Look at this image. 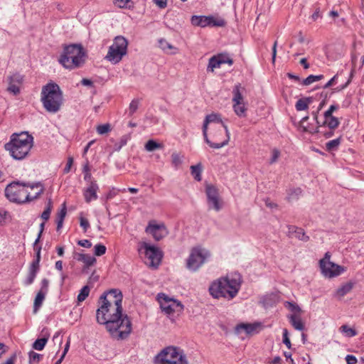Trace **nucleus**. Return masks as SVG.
<instances>
[{"instance_id": "obj_47", "label": "nucleus", "mask_w": 364, "mask_h": 364, "mask_svg": "<svg viewBox=\"0 0 364 364\" xmlns=\"http://www.w3.org/2000/svg\"><path fill=\"white\" fill-rule=\"evenodd\" d=\"M159 47L164 51L173 48V46L165 39H160L159 41Z\"/></svg>"}, {"instance_id": "obj_19", "label": "nucleus", "mask_w": 364, "mask_h": 364, "mask_svg": "<svg viewBox=\"0 0 364 364\" xmlns=\"http://www.w3.org/2000/svg\"><path fill=\"white\" fill-rule=\"evenodd\" d=\"M8 87L7 91L14 95H18L20 93V87L23 82V76L19 73H14L7 77Z\"/></svg>"}, {"instance_id": "obj_39", "label": "nucleus", "mask_w": 364, "mask_h": 364, "mask_svg": "<svg viewBox=\"0 0 364 364\" xmlns=\"http://www.w3.org/2000/svg\"><path fill=\"white\" fill-rule=\"evenodd\" d=\"M218 133H215L214 135H213V140L215 141L214 142L211 141L212 143H219V142H222L224 139H225V129L222 127L220 129H219L218 130Z\"/></svg>"}, {"instance_id": "obj_57", "label": "nucleus", "mask_w": 364, "mask_h": 364, "mask_svg": "<svg viewBox=\"0 0 364 364\" xmlns=\"http://www.w3.org/2000/svg\"><path fill=\"white\" fill-rule=\"evenodd\" d=\"M346 361L347 364H355L357 363V358L353 355H347L346 357Z\"/></svg>"}, {"instance_id": "obj_25", "label": "nucleus", "mask_w": 364, "mask_h": 364, "mask_svg": "<svg viewBox=\"0 0 364 364\" xmlns=\"http://www.w3.org/2000/svg\"><path fill=\"white\" fill-rule=\"evenodd\" d=\"M74 258L82 262L86 267L93 265L96 262L95 256L89 254L77 253L75 255Z\"/></svg>"}, {"instance_id": "obj_26", "label": "nucleus", "mask_w": 364, "mask_h": 364, "mask_svg": "<svg viewBox=\"0 0 364 364\" xmlns=\"http://www.w3.org/2000/svg\"><path fill=\"white\" fill-rule=\"evenodd\" d=\"M302 195V190L299 187L290 188L287 191L286 199L288 202L292 203L298 200Z\"/></svg>"}, {"instance_id": "obj_45", "label": "nucleus", "mask_w": 364, "mask_h": 364, "mask_svg": "<svg viewBox=\"0 0 364 364\" xmlns=\"http://www.w3.org/2000/svg\"><path fill=\"white\" fill-rule=\"evenodd\" d=\"M171 163L174 167L178 168L182 164V156L177 153H173L171 155Z\"/></svg>"}, {"instance_id": "obj_30", "label": "nucleus", "mask_w": 364, "mask_h": 364, "mask_svg": "<svg viewBox=\"0 0 364 364\" xmlns=\"http://www.w3.org/2000/svg\"><path fill=\"white\" fill-rule=\"evenodd\" d=\"M46 293L43 291H39L35 298L33 309L34 312H36L40 306L42 305V303L45 299Z\"/></svg>"}, {"instance_id": "obj_32", "label": "nucleus", "mask_w": 364, "mask_h": 364, "mask_svg": "<svg viewBox=\"0 0 364 364\" xmlns=\"http://www.w3.org/2000/svg\"><path fill=\"white\" fill-rule=\"evenodd\" d=\"M191 174L197 181H200L202 179L201 172L202 166L200 164L191 166Z\"/></svg>"}, {"instance_id": "obj_58", "label": "nucleus", "mask_w": 364, "mask_h": 364, "mask_svg": "<svg viewBox=\"0 0 364 364\" xmlns=\"http://www.w3.org/2000/svg\"><path fill=\"white\" fill-rule=\"evenodd\" d=\"M153 1L160 9H164L167 6V0H153Z\"/></svg>"}, {"instance_id": "obj_61", "label": "nucleus", "mask_w": 364, "mask_h": 364, "mask_svg": "<svg viewBox=\"0 0 364 364\" xmlns=\"http://www.w3.org/2000/svg\"><path fill=\"white\" fill-rule=\"evenodd\" d=\"M16 360V355L14 353L1 364H14Z\"/></svg>"}, {"instance_id": "obj_1", "label": "nucleus", "mask_w": 364, "mask_h": 364, "mask_svg": "<svg viewBox=\"0 0 364 364\" xmlns=\"http://www.w3.org/2000/svg\"><path fill=\"white\" fill-rule=\"evenodd\" d=\"M97 323L105 326L113 338L123 340L132 331V322L127 315L122 314V306L100 304L96 311Z\"/></svg>"}, {"instance_id": "obj_9", "label": "nucleus", "mask_w": 364, "mask_h": 364, "mask_svg": "<svg viewBox=\"0 0 364 364\" xmlns=\"http://www.w3.org/2000/svg\"><path fill=\"white\" fill-rule=\"evenodd\" d=\"M27 187L25 183L13 182L5 188L6 197L12 202L23 203L28 202Z\"/></svg>"}, {"instance_id": "obj_13", "label": "nucleus", "mask_w": 364, "mask_h": 364, "mask_svg": "<svg viewBox=\"0 0 364 364\" xmlns=\"http://www.w3.org/2000/svg\"><path fill=\"white\" fill-rule=\"evenodd\" d=\"M243 90L244 88L241 87V85L237 84L232 90V107L235 113L240 117H245L247 111V107L242 93Z\"/></svg>"}, {"instance_id": "obj_29", "label": "nucleus", "mask_w": 364, "mask_h": 364, "mask_svg": "<svg viewBox=\"0 0 364 364\" xmlns=\"http://www.w3.org/2000/svg\"><path fill=\"white\" fill-rule=\"evenodd\" d=\"M66 213H67L66 205L64 203L62 205V209L58 213L57 218H56L57 230H60L63 226V220L66 215Z\"/></svg>"}, {"instance_id": "obj_42", "label": "nucleus", "mask_w": 364, "mask_h": 364, "mask_svg": "<svg viewBox=\"0 0 364 364\" xmlns=\"http://www.w3.org/2000/svg\"><path fill=\"white\" fill-rule=\"evenodd\" d=\"M323 78V75H311L308 76L306 79L303 81V85H309L316 81H318Z\"/></svg>"}, {"instance_id": "obj_10", "label": "nucleus", "mask_w": 364, "mask_h": 364, "mask_svg": "<svg viewBox=\"0 0 364 364\" xmlns=\"http://www.w3.org/2000/svg\"><path fill=\"white\" fill-rule=\"evenodd\" d=\"M157 300L162 311L166 314L180 313L183 309V305L179 301L170 298L164 293L158 294Z\"/></svg>"}, {"instance_id": "obj_63", "label": "nucleus", "mask_w": 364, "mask_h": 364, "mask_svg": "<svg viewBox=\"0 0 364 364\" xmlns=\"http://www.w3.org/2000/svg\"><path fill=\"white\" fill-rule=\"evenodd\" d=\"M266 206L270 208H275L277 207V205L273 202H272L269 198L264 200Z\"/></svg>"}, {"instance_id": "obj_16", "label": "nucleus", "mask_w": 364, "mask_h": 364, "mask_svg": "<svg viewBox=\"0 0 364 364\" xmlns=\"http://www.w3.org/2000/svg\"><path fill=\"white\" fill-rule=\"evenodd\" d=\"M191 23L195 26L205 27L210 26H224L225 20L222 18H215L213 16H193L191 17Z\"/></svg>"}, {"instance_id": "obj_18", "label": "nucleus", "mask_w": 364, "mask_h": 364, "mask_svg": "<svg viewBox=\"0 0 364 364\" xmlns=\"http://www.w3.org/2000/svg\"><path fill=\"white\" fill-rule=\"evenodd\" d=\"M145 231L146 233L151 235L157 241L165 237L168 233V231L164 223H161L157 224L154 220L149 223V225L146 228Z\"/></svg>"}, {"instance_id": "obj_21", "label": "nucleus", "mask_w": 364, "mask_h": 364, "mask_svg": "<svg viewBox=\"0 0 364 364\" xmlns=\"http://www.w3.org/2000/svg\"><path fill=\"white\" fill-rule=\"evenodd\" d=\"M28 202L37 198L44 191L43 186L41 183L32 185H26Z\"/></svg>"}, {"instance_id": "obj_40", "label": "nucleus", "mask_w": 364, "mask_h": 364, "mask_svg": "<svg viewBox=\"0 0 364 364\" xmlns=\"http://www.w3.org/2000/svg\"><path fill=\"white\" fill-rule=\"evenodd\" d=\"M90 289L88 286L83 287L77 296V301L79 302L85 301L90 294Z\"/></svg>"}, {"instance_id": "obj_60", "label": "nucleus", "mask_w": 364, "mask_h": 364, "mask_svg": "<svg viewBox=\"0 0 364 364\" xmlns=\"http://www.w3.org/2000/svg\"><path fill=\"white\" fill-rule=\"evenodd\" d=\"M73 159L72 157H69L68 159L67 164L64 168V173H68L70 171V168L73 165Z\"/></svg>"}, {"instance_id": "obj_37", "label": "nucleus", "mask_w": 364, "mask_h": 364, "mask_svg": "<svg viewBox=\"0 0 364 364\" xmlns=\"http://www.w3.org/2000/svg\"><path fill=\"white\" fill-rule=\"evenodd\" d=\"M215 56L218 58L219 61H220L221 64L228 63V65H231L233 63L232 59L227 53H219L215 55Z\"/></svg>"}, {"instance_id": "obj_49", "label": "nucleus", "mask_w": 364, "mask_h": 364, "mask_svg": "<svg viewBox=\"0 0 364 364\" xmlns=\"http://www.w3.org/2000/svg\"><path fill=\"white\" fill-rule=\"evenodd\" d=\"M139 100H133L130 105H129V114L130 115H132L138 109L139 107Z\"/></svg>"}, {"instance_id": "obj_11", "label": "nucleus", "mask_w": 364, "mask_h": 364, "mask_svg": "<svg viewBox=\"0 0 364 364\" xmlns=\"http://www.w3.org/2000/svg\"><path fill=\"white\" fill-rule=\"evenodd\" d=\"M205 194L207 203L210 210L219 212L224 205V202L220 197L218 189L213 184H205Z\"/></svg>"}, {"instance_id": "obj_22", "label": "nucleus", "mask_w": 364, "mask_h": 364, "mask_svg": "<svg viewBox=\"0 0 364 364\" xmlns=\"http://www.w3.org/2000/svg\"><path fill=\"white\" fill-rule=\"evenodd\" d=\"M99 190V186L96 181H90L89 186L85 189L83 196L87 203H90L93 200L97 198V192Z\"/></svg>"}, {"instance_id": "obj_48", "label": "nucleus", "mask_w": 364, "mask_h": 364, "mask_svg": "<svg viewBox=\"0 0 364 364\" xmlns=\"http://www.w3.org/2000/svg\"><path fill=\"white\" fill-rule=\"evenodd\" d=\"M110 130V125L109 124H101L97 127V132L99 134H107Z\"/></svg>"}, {"instance_id": "obj_55", "label": "nucleus", "mask_w": 364, "mask_h": 364, "mask_svg": "<svg viewBox=\"0 0 364 364\" xmlns=\"http://www.w3.org/2000/svg\"><path fill=\"white\" fill-rule=\"evenodd\" d=\"M77 244L85 248H90L92 247V242L88 240H78Z\"/></svg>"}, {"instance_id": "obj_43", "label": "nucleus", "mask_w": 364, "mask_h": 364, "mask_svg": "<svg viewBox=\"0 0 364 364\" xmlns=\"http://www.w3.org/2000/svg\"><path fill=\"white\" fill-rule=\"evenodd\" d=\"M281 156V152L279 149L274 148L271 151V156L269 160V164H273L277 162L279 158Z\"/></svg>"}, {"instance_id": "obj_12", "label": "nucleus", "mask_w": 364, "mask_h": 364, "mask_svg": "<svg viewBox=\"0 0 364 364\" xmlns=\"http://www.w3.org/2000/svg\"><path fill=\"white\" fill-rule=\"evenodd\" d=\"M331 255L326 252L325 257L320 260V268L322 274L326 277L332 278L340 275L344 269L330 261Z\"/></svg>"}, {"instance_id": "obj_53", "label": "nucleus", "mask_w": 364, "mask_h": 364, "mask_svg": "<svg viewBox=\"0 0 364 364\" xmlns=\"http://www.w3.org/2000/svg\"><path fill=\"white\" fill-rule=\"evenodd\" d=\"M36 272L29 271L28 275L25 281V284L26 285L31 284L36 278Z\"/></svg>"}, {"instance_id": "obj_27", "label": "nucleus", "mask_w": 364, "mask_h": 364, "mask_svg": "<svg viewBox=\"0 0 364 364\" xmlns=\"http://www.w3.org/2000/svg\"><path fill=\"white\" fill-rule=\"evenodd\" d=\"M324 122L323 127H327L329 129H336L340 124L339 119L333 115L323 116Z\"/></svg>"}, {"instance_id": "obj_14", "label": "nucleus", "mask_w": 364, "mask_h": 364, "mask_svg": "<svg viewBox=\"0 0 364 364\" xmlns=\"http://www.w3.org/2000/svg\"><path fill=\"white\" fill-rule=\"evenodd\" d=\"M210 256L208 252H191L186 259V267L191 271H197Z\"/></svg>"}, {"instance_id": "obj_6", "label": "nucleus", "mask_w": 364, "mask_h": 364, "mask_svg": "<svg viewBox=\"0 0 364 364\" xmlns=\"http://www.w3.org/2000/svg\"><path fill=\"white\" fill-rule=\"evenodd\" d=\"M85 60V53L81 45L65 46L58 61L65 68L73 70L81 66Z\"/></svg>"}, {"instance_id": "obj_7", "label": "nucleus", "mask_w": 364, "mask_h": 364, "mask_svg": "<svg viewBox=\"0 0 364 364\" xmlns=\"http://www.w3.org/2000/svg\"><path fill=\"white\" fill-rule=\"evenodd\" d=\"M127 46L128 41L124 37L122 36L115 37L112 45L109 48L105 59L114 64L118 63L127 55Z\"/></svg>"}, {"instance_id": "obj_64", "label": "nucleus", "mask_w": 364, "mask_h": 364, "mask_svg": "<svg viewBox=\"0 0 364 364\" xmlns=\"http://www.w3.org/2000/svg\"><path fill=\"white\" fill-rule=\"evenodd\" d=\"M308 119H309L308 116L304 117H303L301 119V120L300 122V127L302 128L303 132H308L309 131L307 127L304 125V122H306Z\"/></svg>"}, {"instance_id": "obj_41", "label": "nucleus", "mask_w": 364, "mask_h": 364, "mask_svg": "<svg viewBox=\"0 0 364 364\" xmlns=\"http://www.w3.org/2000/svg\"><path fill=\"white\" fill-rule=\"evenodd\" d=\"M341 331L346 334L348 337H353L357 335V332L355 329L348 326L347 325H343L340 328Z\"/></svg>"}, {"instance_id": "obj_2", "label": "nucleus", "mask_w": 364, "mask_h": 364, "mask_svg": "<svg viewBox=\"0 0 364 364\" xmlns=\"http://www.w3.org/2000/svg\"><path fill=\"white\" fill-rule=\"evenodd\" d=\"M205 141L213 149H220L227 145L230 140L228 127L219 114L212 113L205 117L203 125Z\"/></svg>"}, {"instance_id": "obj_15", "label": "nucleus", "mask_w": 364, "mask_h": 364, "mask_svg": "<svg viewBox=\"0 0 364 364\" xmlns=\"http://www.w3.org/2000/svg\"><path fill=\"white\" fill-rule=\"evenodd\" d=\"M122 293L119 289H112L105 292L100 298V304L107 306H122Z\"/></svg>"}, {"instance_id": "obj_8", "label": "nucleus", "mask_w": 364, "mask_h": 364, "mask_svg": "<svg viewBox=\"0 0 364 364\" xmlns=\"http://www.w3.org/2000/svg\"><path fill=\"white\" fill-rule=\"evenodd\" d=\"M156 360L160 364H188L183 352L173 346L164 348L156 356Z\"/></svg>"}, {"instance_id": "obj_54", "label": "nucleus", "mask_w": 364, "mask_h": 364, "mask_svg": "<svg viewBox=\"0 0 364 364\" xmlns=\"http://www.w3.org/2000/svg\"><path fill=\"white\" fill-rule=\"evenodd\" d=\"M38 269H39V262H38V260L33 259L31 264L29 271L34 272L37 273Z\"/></svg>"}, {"instance_id": "obj_50", "label": "nucleus", "mask_w": 364, "mask_h": 364, "mask_svg": "<svg viewBox=\"0 0 364 364\" xmlns=\"http://www.w3.org/2000/svg\"><path fill=\"white\" fill-rule=\"evenodd\" d=\"M42 358V355L41 354H38L34 351H31L29 353V362L30 363H38L41 358Z\"/></svg>"}, {"instance_id": "obj_28", "label": "nucleus", "mask_w": 364, "mask_h": 364, "mask_svg": "<svg viewBox=\"0 0 364 364\" xmlns=\"http://www.w3.org/2000/svg\"><path fill=\"white\" fill-rule=\"evenodd\" d=\"M289 319V322L293 326V327L299 331H302L304 328V325L300 318V316H296L295 314H291L288 316Z\"/></svg>"}, {"instance_id": "obj_24", "label": "nucleus", "mask_w": 364, "mask_h": 364, "mask_svg": "<svg viewBox=\"0 0 364 364\" xmlns=\"http://www.w3.org/2000/svg\"><path fill=\"white\" fill-rule=\"evenodd\" d=\"M355 282L352 281L347 282L342 284L335 292V296L339 299L343 297L345 295L351 291L355 286Z\"/></svg>"}, {"instance_id": "obj_51", "label": "nucleus", "mask_w": 364, "mask_h": 364, "mask_svg": "<svg viewBox=\"0 0 364 364\" xmlns=\"http://www.w3.org/2000/svg\"><path fill=\"white\" fill-rule=\"evenodd\" d=\"M283 343L286 345V346L290 349L291 347V341L289 338V333L287 329H283Z\"/></svg>"}, {"instance_id": "obj_31", "label": "nucleus", "mask_w": 364, "mask_h": 364, "mask_svg": "<svg viewBox=\"0 0 364 364\" xmlns=\"http://www.w3.org/2000/svg\"><path fill=\"white\" fill-rule=\"evenodd\" d=\"M222 64L220 63V61L218 59V58L215 55H213L209 59L207 70L208 72L213 73L214 70L215 68H218L220 67Z\"/></svg>"}, {"instance_id": "obj_62", "label": "nucleus", "mask_w": 364, "mask_h": 364, "mask_svg": "<svg viewBox=\"0 0 364 364\" xmlns=\"http://www.w3.org/2000/svg\"><path fill=\"white\" fill-rule=\"evenodd\" d=\"M80 225L86 231V230L89 227V222L87 221V219L81 218V219H80Z\"/></svg>"}, {"instance_id": "obj_3", "label": "nucleus", "mask_w": 364, "mask_h": 364, "mask_svg": "<svg viewBox=\"0 0 364 364\" xmlns=\"http://www.w3.org/2000/svg\"><path fill=\"white\" fill-rule=\"evenodd\" d=\"M241 282L240 274L233 273L213 282L209 287V292L215 299L224 298L231 300L237 294Z\"/></svg>"}, {"instance_id": "obj_36", "label": "nucleus", "mask_w": 364, "mask_h": 364, "mask_svg": "<svg viewBox=\"0 0 364 364\" xmlns=\"http://www.w3.org/2000/svg\"><path fill=\"white\" fill-rule=\"evenodd\" d=\"M47 342L48 338H38L33 343V348L37 350H42Z\"/></svg>"}, {"instance_id": "obj_38", "label": "nucleus", "mask_w": 364, "mask_h": 364, "mask_svg": "<svg viewBox=\"0 0 364 364\" xmlns=\"http://www.w3.org/2000/svg\"><path fill=\"white\" fill-rule=\"evenodd\" d=\"M341 136L327 142L326 144L327 151H330L336 149L341 144Z\"/></svg>"}, {"instance_id": "obj_59", "label": "nucleus", "mask_w": 364, "mask_h": 364, "mask_svg": "<svg viewBox=\"0 0 364 364\" xmlns=\"http://www.w3.org/2000/svg\"><path fill=\"white\" fill-rule=\"evenodd\" d=\"M49 282L47 279H43L41 281V289L40 291H43L46 294L48 291Z\"/></svg>"}, {"instance_id": "obj_33", "label": "nucleus", "mask_w": 364, "mask_h": 364, "mask_svg": "<svg viewBox=\"0 0 364 364\" xmlns=\"http://www.w3.org/2000/svg\"><path fill=\"white\" fill-rule=\"evenodd\" d=\"M114 4L120 9H132L134 7L132 0H114Z\"/></svg>"}, {"instance_id": "obj_35", "label": "nucleus", "mask_w": 364, "mask_h": 364, "mask_svg": "<svg viewBox=\"0 0 364 364\" xmlns=\"http://www.w3.org/2000/svg\"><path fill=\"white\" fill-rule=\"evenodd\" d=\"M162 144L157 143L154 140H149L145 144V149L148 151H153L158 149H161Z\"/></svg>"}, {"instance_id": "obj_46", "label": "nucleus", "mask_w": 364, "mask_h": 364, "mask_svg": "<svg viewBox=\"0 0 364 364\" xmlns=\"http://www.w3.org/2000/svg\"><path fill=\"white\" fill-rule=\"evenodd\" d=\"M139 244H140V246H139V250H141V249H144V250H146V251H148V250H159L157 247H156L154 245H151L150 243H149V242H147L146 241H142Z\"/></svg>"}, {"instance_id": "obj_44", "label": "nucleus", "mask_w": 364, "mask_h": 364, "mask_svg": "<svg viewBox=\"0 0 364 364\" xmlns=\"http://www.w3.org/2000/svg\"><path fill=\"white\" fill-rule=\"evenodd\" d=\"M52 208H53L52 201H51V200H49L48 202L46 208L44 210V211L41 214L42 219H43L44 220H48V218H50L51 210H52Z\"/></svg>"}, {"instance_id": "obj_56", "label": "nucleus", "mask_w": 364, "mask_h": 364, "mask_svg": "<svg viewBox=\"0 0 364 364\" xmlns=\"http://www.w3.org/2000/svg\"><path fill=\"white\" fill-rule=\"evenodd\" d=\"M338 109V105H331L327 111H326L323 114V116H330L333 115V112Z\"/></svg>"}, {"instance_id": "obj_34", "label": "nucleus", "mask_w": 364, "mask_h": 364, "mask_svg": "<svg viewBox=\"0 0 364 364\" xmlns=\"http://www.w3.org/2000/svg\"><path fill=\"white\" fill-rule=\"evenodd\" d=\"M310 102V98L300 99L296 103V109L298 111L305 110L308 108Z\"/></svg>"}, {"instance_id": "obj_20", "label": "nucleus", "mask_w": 364, "mask_h": 364, "mask_svg": "<svg viewBox=\"0 0 364 364\" xmlns=\"http://www.w3.org/2000/svg\"><path fill=\"white\" fill-rule=\"evenodd\" d=\"M287 228V235L289 237L296 238L303 242H307L309 240V237L306 235L304 229L294 225H289Z\"/></svg>"}, {"instance_id": "obj_4", "label": "nucleus", "mask_w": 364, "mask_h": 364, "mask_svg": "<svg viewBox=\"0 0 364 364\" xmlns=\"http://www.w3.org/2000/svg\"><path fill=\"white\" fill-rule=\"evenodd\" d=\"M33 139V136L27 132L15 133L11 135L10 141L5 144V149L14 159L21 160L30 151Z\"/></svg>"}, {"instance_id": "obj_17", "label": "nucleus", "mask_w": 364, "mask_h": 364, "mask_svg": "<svg viewBox=\"0 0 364 364\" xmlns=\"http://www.w3.org/2000/svg\"><path fill=\"white\" fill-rule=\"evenodd\" d=\"M139 257L149 267L156 269L163 258V252H139Z\"/></svg>"}, {"instance_id": "obj_52", "label": "nucleus", "mask_w": 364, "mask_h": 364, "mask_svg": "<svg viewBox=\"0 0 364 364\" xmlns=\"http://www.w3.org/2000/svg\"><path fill=\"white\" fill-rule=\"evenodd\" d=\"M286 307L289 308L291 311H294L295 313H300L301 309L300 307L296 305V304L287 301L285 305Z\"/></svg>"}, {"instance_id": "obj_23", "label": "nucleus", "mask_w": 364, "mask_h": 364, "mask_svg": "<svg viewBox=\"0 0 364 364\" xmlns=\"http://www.w3.org/2000/svg\"><path fill=\"white\" fill-rule=\"evenodd\" d=\"M260 326L259 323H240L236 326V331L240 333L242 331L247 334H252L257 331V328Z\"/></svg>"}, {"instance_id": "obj_5", "label": "nucleus", "mask_w": 364, "mask_h": 364, "mask_svg": "<svg viewBox=\"0 0 364 364\" xmlns=\"http://www.w3.org/2000/svg\"><path fill=\"white\" fill-rule=\"evenodd\" d=\"M41 102L48 112H57L63 103V93L55 82H49L42 87Z\"/></svg>"}]
</instances>
